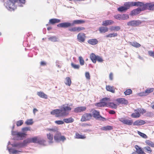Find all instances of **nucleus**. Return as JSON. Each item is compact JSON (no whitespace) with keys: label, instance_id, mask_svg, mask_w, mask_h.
<instances>
[{"label":"nucleus","instance_id":"e433bc0d","mask_svg":"<svg viewBox=\"0 0 154 154\" xmlns=\"http://www.w3.org/2000/svg\"><path fill=\"white\" fill-rule=\"evenodd\" d=\"M106 103L104 102H102L100 101L99 103H96L95 104L96 106L98 107H104L105 106Z\"/></svg>","mask_w":154,"mask_h":154},{"label":"nucleus","instance_id":"5701e85b","mask_svg":"<svg viewBox=\"0 0 154 154\" xmlns=\"http://www.w3.org/2000/svg\"><path fill=\"white\" fill-rule=\"evenodd\" d=\"M97 57V56L94 53H92L90 55V58L94 63H96Z\"/></svg>","mask_w":154,"mask_h":154},{"label":"nucleus","instance_id":"a878e982","mask_svg":"<svg viewBox=\"0 0 154 154\" xmlns=\"http://www.w3.org/2000/svg\"><path fill=\"white\" fill-rule=\"evenodd\" d=\"M106 89L107 91L112 93H114L115 92V89L113 87H111L109 85L106 86Z\"/></svg>","mask_w":154,"mask_h":154},{"label":"nucleus","instance_id":"6e6d98bb","mask_svg":"<svg viewBox=\"0 0 154 154\" xmlns=\"http://www.w3.org/2000/svg\"><path fill=\"white\" fill-rule=\"evenodd\" d=\"M22 130V131L24 133L27 131H30V128H29L26 127L23 128Z\"/></svg>","mask_w":154,"mask_h":154},{"label":"nucleus","instance_id":"1a4fd4ad","mask_svg":"<svg viewBox=\"0 0 154 154\" xmlns=\"http://www.w3.org/2000/svg\"><path fill=\"white\" fill-rule=\"evenodd\" d=\"M84 29H85L84 27L81 26L74 27L69 29V30L70 31L76 32H79Z\"/></svg>","mask_w":154,"mask_h":154},{"label":"nucleus","instance_id":"9b49d317","mask_svg":"<svg viewBox=\"0 0 154 154\" xmlns=\"http://www.w3.org/2000/svg\"><path fill=\"white\" fill-rule=\"evenodd\" d=\"M118 103V104H127L128 103V101L127 100L123 98H119L115 100Z\"/></svg>","mask_w":154,"mask_h":154},{"label":"nucleus","instance_id":"f8f14e48","mask_svg":"<svg viewBox=\"0 0 154 154\" xmlns=\"http://www.w3.org/2000/svg\"><path fill=\"white\" fill-rule=\"evenodd\" d=\"M86 109L85 106H80L75 108L74 110V112L76 113L80 112L85 111Z\"/></svg>","mask_w":154,"mask_h":154},{"label":"nucleus","instance_id":"ea45409f","mask_svg":"<svg viewBox=\"0 0 154 154\" xmlns=\"http://www.w3.org/2000/svg\"><path fill=\"white\" fill-rule=\"evenodd\" d=\"M57 26L60 27H67V23H60L58 24Z\"/></svg>","mask_w":154,"mask_h":154},{"label":"nucleus","instance_id":"72a5a7b5","mask_svg":"<svg viewBox=\"0 0 154 154\" xmlns=\"http://www.w3.org/2000/svg\"><path fill=\"white\" fill-rule=\"evenodd\" d=\"M47 136L48 139L50 140V142L51 143H53V135L49 133L47 134Z\"/></svg>","mask_w":154,"mask_h":154},{"label":"nucleus","instance_id":"bf43d9fd","mask_svg":"<svg viewBox=\"0 0 154 154\" xmlns=\"http://www.w3.org/2000/svg\"><path fill=\"white\" fill-rule=\"evenodd\" d=\"M148 54L154 58V52L152 51H149L148 52Z\"/></svg>","mask_w":154,"mask_h":154},{"label":"nucleus","instance_id":"a211bd4d","mask_svg":"<svg viewBox=\"0 0 154 154\" xmlns=\"http://www.w3.org/2000/svg\"><path fill=\"white\" fill-rule=\"evenodd\" d=\"M88 42L91 45H94L97 44L98 41L96 38L91 39L88 40Z\"/></svg>","mask_w":154,"mask_h":154},{"label":"nucleus","instance_id":"3c124183","mask_svg":"<svg viewBox=\"0 0 154 154\" xmlns=\"http://www.w3.org/2000/svg\"><path fill=\"white\" fill-rule=\"evenodd\" d=\"M114 17L118 20H121V14H118L117 15H115L114 16Z\"/></svg>","mask_w":154,"mask_h":154},{"label":"nucleus","instance_id":"c9c22d12","mask_svg":"<svg viewBox=\"0 0 154 154\" xmlns=\"http://www.w3.org/2000/svg\"><path fill=\"white\" fill-rule=\"evenodd\" d=\"M49 40L53 42H55L58 41V38L55 36H53L50 37L48 38Z\"/></svg>","mask_w":154,"mask_h":154},{"label":"nucleus","instance_id":"a19ab883","mask_svg":"<svg viewBox=\"0 0 154 154\" xmlns=\"http://www.w3.org/2000/svg\"><path fill=\"white\" fill-rule=\"evenodd\" d=\"M154 90V88H149L146 89L145 92L147 95H148L150 93H151Z\"/></svg>","mask_w":154,"mask_h":154},{"label":"nucleus","instance_id":"393cba45","mask_svg":"<svg viewBox=\"0 0 154 154\" xmlns=\"http://www.w3.org/2000/svg\"><path fill=\"white\" fill-rule=\"evenodd\" d=\"M60 22V20L57 19H51L50 20L49 23L52 24L58 23Z\"/></svg>","mask_w":154,"mask_h":154},{"label":"nucleus","instance_id":"9d476101","mask_svg":"<svg viewBox=\"0 0 154 154\" xmlns=\"http://www.w3.org/2000/svg\"><path fill=\"white\" fill-rule=\"evenodd\" d=\"M31 143H38L39 144H42L45 141L44 140H39L37 137L31 138Z\"/></svg>","mask_w":154,"mask_h":154},{"label":"nucleus","instance_id":"39448f33","mask_svg":"<svg viewBox=\"0 0 154 154\" xmlns=\"http://www.w3.org/2000/svg\"><path fill=\"white\" fill-rule=\"evenodd\" d=\"M148 3L145 4H144L142 2H138L137 7H139L140 8L141 11H143L147 9L148 8Z\"/></svg>","mask_w":154,"mask_h":154},{"label":"nucleus","instance_id":"49530a36","mask_svg":"<svg viewBox=\"0 0 154 154\" xmlns=\"http://www.w3.org/2000/svg\"><path fill=\"white\" fill-rule=\"evenodd\" d=\"M132 93V91L131 89H127L124 92V94L125 95H129Z\"/></svg>","mask_w":154,"mask_h":154},{"label":"nucleus","instance_id":"58836bf2","mask_svg":"<svg viewBox=\"0 0 154 154\" xmlns=\"http://www.w3.org/2000/svg\"><path fill=\"white\" fill-rule=\"evenodd\" d=\"M148 8L147 9L149 10H154V4L148 3Z\"/></svg>","mask_w":154,"mask_h":154},{"label":"nucleus","instance_id":"bb28decb","mask_svg":"<svg viewBox=\"0 0 154 154\" xmlns=\"http://www.w3.org/2000/svg\"><path fill=\"white\" fill-rule=\"evenodd\" d=\"M129 44L130 45L136 48H139L141 46L140 44L136 42H130Z\"/></svg>","mask_w":154,"mask_h":154},{"label":"nucleus","instance_id":"ddd939ff","mask_svg":"<svg viewBox=\"0 0 154 154\" xmlns=\"http://www.w3.org/2000/svg\"><path fill=\"white\" fill-rule=\"evenodd\" d=\"M139 111H140L139 109H135L134 110L135 112L132 114L131 116L134 118L139 117L140 116V115Z\"/></svg>","mask_w":154,"mask_h":154},{"label":"nucleus","instance_id":"f257e3e1","mask_svg":"<svg viewBox=\"0 0 154 154\" xmlns=\"http://www.w3.org/2000/svg\"><path fill=\"white\" fill-rule=\"evenodd\" d=\"M67 110V106L63 107L60 109H56L52 111L51 114L52 115H55L56 117H60L66 115Z\"/></svg>","mask_w":154,"mask_h":154},{"label":"nucleus","instance_id":"c85d7f7f","mask_svg":"<svg viewBox=\"0 0 154 154\" xmlns=\"http://www.w3.org/2000/svg\"><path fill=\"white\" fill-rule=\"evenodd\" d=\"M129 8L125 6H121L118 8V11L121 12H123L125 11Z\"/></svg>","mask_w":154,"mask_h":154},{"label":"nucleus","instance_id":"a18cd8bd","mask_svg":"<svg viewBox=\"0 0 154 154\" xmlns=\"http://www.w3.org/2000/svg\"><path fill=\"white\" fill-rule=\"evenodd\" d=\"M79 59L80 64L82 66L84 64L85 62L82 57L80 56L79 57Z\"/></svg>","mask_w":154,"mask_h":154},{"label":"nucleus","instance_id":"0eeeda50","mask_svg":"<svg viewBox=\"0 0 154 154\" xmlns=\"http://www.w3.org/2000/svg\"><path fill=\"white\" fill-rule=\"evenodd\" d=\"M141 23V22L139 20H131L127 23V25L128 26H136Z\"/></svg>","mask_w":154,"mask_h":154},{"label":"nucleus","instance_id":"4c0bfd02","mask_svg":"<svg viewBox=\"0 0 154 154\" xmlns=\"http://www.w3.org/2000/svg\"><path fill=\"white\" fill-rule=\"evenodd\" d=\"M76 138L78 139H85L86 138V137L84 135H83L79 134L78 133H76L75 134Z\"/></svg>","mask_w":154,"mask_h":154},{"label":"nucleus","instance_id":"f3484780","mask_svg":"<svg viewBox=\"0 0 154 154\" xmlns=\"http://www.w3.org/2000/svg\"><path fill=\"white\" fill-rule=\"evenodd\" d=\"M141 11L140 8H138L136 9L133 10L131 12L130 14L131 15H134L139 14Z\"/></svg>","mask_w":154,"mask_h":154},{"label":"nucleus","instance_id":"69168bd1","mask_svg":"<svg viewBox=\"0 0 154 154\" xmlns=\"http://www.w3.org/2000/svg\"><path fill=\"white\" fill-rule=\"evenodd\" d=\"M85 77H90V74L89 72H86L85 74Z\"/></svg>","mask_w":154,"mask_h":154},{"label":"nucleus","instance_id":"f704fd0d","mask_svg":"<svg viewBox=\"0 0 154 154\" xmlns=\"http://www.w3.org/2000/svg\"><path fill=\"white\" fill-rule=\"evenodd\" d=\"M143 149L146 152L151 153L152 152V150L151 148L149 146H146L144 147Z\"/></svg>","mask_w":154,"mask_h":154},{"label":"nucleus","instance_id":"4d7b16f0","mask_svg":"<svg viewBox=\"0 0 154 154\" xmlns=\"http://www.w3.org/2000/svg\"><path fill=\"white\" fill-rule=\"evenodd\" d=\"M55 123L57 125H62L64 124V122L61 120L56 121Z\"/></svg>","mask_w":154,"mask_h":154},{"label":"nucleus","instance_id":"b1692460","mask_svg":"<svg viewBox=\"0 0 154 154\" xmlns=\"http://www.w3.org/2000/svg\"><path fill=\"white\" fill-rule=\"evenodd\" d=\"M113 127L110 125H106L100 128V129L103 131H109L112 130Z\"/></svg>","mask_w":154,"mask_h":154},{"label":"nucleus","instance_id":"c756f323","mask_svg":"<svg viewBox=\"0 0 154 154\" xmlns=\"http://www.w3.org/2000/svg\"><path fill=\"white\" fill-rule=\"evenodd\" d=\"M85 23V21L82 20H75L73 21L72 25L75 24H80Z\"/></svg>","mask_w":154,"mask_h":154},{"label":"nucleus","instance_id":"680f3d73","mask_svg":"<svg viewBox=\"0 0 154 154\" xmlns=\"http://www.w3.org/2000/svg\"><path fill=\"white\" fill-rule=\"evenodd\" d=\"M74 121V119L72 118H68V123H71L73 122Z\"/></svg>","mask_w":154,"mask_h":154},{"label":"nucleus","instance_id":"864d4df0","mask_svg":"<svg viewBox=\"0 0 154 154\" xmlns=\"http://www.w3.org/2000/svg\"><path fill=\"white\" fill-rule=\"evenodd\" d=\"M46 130L48 131H52L54 132H57L58 129L57 128H47Z\"/></svg>","mask_w":154,"mask_h":154},{"label":"nucleus","instance_id":"774afa93","mask_svg":"<svg viewBox=\"0 0 154 154\" xmlns=\"http://www.w3.org/2000/svg\"><path fill=\"white\" fill-rule=\"evenodd\" d=\"M109 114H114L115 113V112L113 110H111L109 111Z\"/></svg>","mask_w":154,"mask_h":154},{"label":"nucleus","instance_id":"7c9ffc66","mask_svg":"<svg viewBox=\"0 0 154 154\" xmlns=\"http://www.w3.org/2000/svg\"><path fill=\"white\" fill-rule=\"evenodd\" d=\"M100 101L102 102H104L106 104L105 106H107V104L108 103V102H107L110 101V99L109 98L105 97L100 100Z\"/></svg>","mask_w":154,"mask_h":154},{"label":"nucleus","instance_id":"e2e57ef3","mask_svg":"<svg viewBox=\"0 0 154 154\" xmlns=\"http://www.w3.org/2000/svg\"><path fill=\"white\" fill-rule=\"evenodd\" d=\"M71 83V81L70 78H68V86H69Z\"/></svg>","mask_w":154,"mask_h":154},{"label":"nucleus","instance_id":"338daca9","mask_svg":"<svg viewBox=\"0 0 154 154\" xmlns=\"http://www.w3.org/2000/svg\"><path fill=\"white\" fill-rule=\"evenodd\" d=\"M40 64L41 66H45L46 65V63L44 61H42L41 62Z\"/></svg>","mask_w":154,"mask_h":154},{"label":"nucleus","instance_id":"0e129e2a","mask_svg":"<svg viewBox=\"0 0 154 154\" xmlns=\"http://www.w3.org/2000/svg\"><path fill=\"white\" fill-rule=\"evenodd\" d=\"M139 111H139L140 112V113L142 112V114H143V113H144L146 112V110L143 109H142V110H141L140 109H139Z\"/></svg>","mask_w":154,"mask_h":154},{"label":"nucleus","instance_id":"de8ad7c7","mask_svg":"<svg viewBox=\"0 0 154 154\" xmlns=\"http://www.w3.org/2000/svg\"><path fill=\"white\" fill-rule=\"evenodd\" d=\"M121 20H125L127 19L128 18V15L126 14H123L121 15Z\"/></svg>","mask_w":154,"mask_h":154},{"label":"nucleus","instance_id":"2eb2a0df","mask_svg":"<svg viewBox=\"0 0 154 154\" xmlns=\"http://www.w3.org/2000/svg\"><path fill=\"white\" fill-rule=\"evenodd\" d=\"M146 123V122L141 120H137L135 121L133 123L134 125H143Z\"/></svg>","mask_w":154,"mask_h":154},{"label":"nucleus","instance_id":"412c9836","mask_svg":"<svg viewBox=\"0 0 154 154\" xmlns=\"http://www.w3.org/2000/svg\"><path fill=\"white\" fill-rule=\"evenodd\" d=\"M37 94L40 97L47 99L48 98L47 95L44 92L42 91L38 92Z\"/></svg>","mask_w":154,"mask_h":154},{"label":"nucleus","instance_id":"c03bdc74","mask_svg":"<svg viewBox=\"0 0 154 154\" xmlns=\"http://www.w3.org/2000/svg\"><path fill=\"white\" fill-rule=\"evenodd\" d=\"M145 143L148 146L154 147V143L153 142L149 140H147L145 141Z\"/></svg>","mask_w":154,"mask_h":154},{"label":"nucleus","instance_id":"473e14b6","mask_svg":"<svg viewBox=\"0 0 154 154\" xmlns=\"http://www.w3.org/2000/svg\"><path fill=\"white\" fill-rule=\"evenodd\" d=\"M118 35V34L117 33L113 32L112 33H110L107 35L104 36L106 38H111L112 37H115L117 36Z\"/></svg>","mask_w":154,"mask_h":154},{"label":"nucleus","instance_id":"7ed1b4c3","mask_svg":"<svg viewBox=\"0 0 154 154\" xmlns=\"http://www.w3.org/2000/svg\"><path fill=\"white\" fill-rule=\"evenodd\" d=\"M54 138L55 140L57 141H63L66 140L65 137L63 136H62L61 133L58 132H57L54 135Z\"/></svg>","mask_w":154,"mask_h":154},{"label":"nucleus","instance_id":"79ce46f5","mask_svg":"<svg viewBox=\"0 0 154 154\" xmlns=\"http://www.w3.org/2000/svg\"><path fill=\"white\" fill-rule=\"evenodd\" d=\"M33 123V120L32 119H27L25 122V123L27 125H32Z\"/></svg>","mask_w":154,"mask_h":154},{"label":"nucleus","instance_id":"8fccbe9b","mask_svg":"<svg viewBox=\"0 0 154 154\" xmlns=\"http://www.w3.org/2000/svg\"><path fill=\"white\" fill-rule=\"evenodd\" d=\"M97 60L99 62L102 63L103 62V60L102 58L99 56H97L96 61Z\"/></svg>","mask_w":154,"mask_h":154},{"label":"nucleus","instance_id":"cd10ccee","mask_svg":"<svg viewBox=\"0 0 154 154\" xmlns=\"http://www.w3.org/2000/svg\"><path fill=\"white\" fill-rule=\"evenodd\" d=\"M99 30L101 33H105L108 31V28L106 27H101L99 28Z\"/></svg>","mask_w":154,"mask_h":154},{"label":"nucleus","instance_id":"052dcab7","mask_svg":"<svg viewBox=\"0 0 154 154\" xmlns=\"http://www.w3.org/2000/svg\"><path fill=\"white\" fill-rule=\"evenodd\" d=\"M130 3V2H126L124 3V5L125 7L129 8L131 7Z\"/></svg>","mask_w":154,"mask_h":154},{"label":"nucleus","instance_id":"37998d69","mask_svg":"<svg viewBox=\"0 0 154 154\" xmlns=\"http://www.w3.org/2000/svg\"><path fill=\"white\" fill-rule=\"evenodd\" d=\"M71 66L72 67L76 69H79L80 67L79 65L75 64L73 63H71Z\"/></svg>","mask_w":154,"mask_h":154},{"label":"nucleus","instance_id":"dca6fc26","mask_svg":"<svg viewBox=\"0 0 154 154\" xmlns=\"http://www.w3.org/2000/svg\"><path fill=\"white\" fill-rule=\"evenodd\" d=\"M30 143H31V138H28L24 140L23 142L20 143V145L22 146H24Z\"/></svg>","mask_w":154,"mask_h":154},{"label":"nucleus","instance_id":"f03ea898","mask_svg":"<svg viewBox=\"0 0 154 154\" xmlns=\"http://www.w3.org/2000/svg\"><path fill=\"white\" fill-rule=\"evenodd\" d=\"M14 135L16 136L17 137L19 140H22L24 138L26 137L27 134L21 132H14L12 133Z\"/></svg>","mask_w":154,"mask_h":154},{"label":"nucleus","instance_id":"13d9d810","mask_svg":"<svg viewBox=\"0 0 154 154\" xmlns=\"http://www.w3.org/2000/svg\"><path fill=\"white\" fill-rule=\"evenodd\" d=\"M138 94L140 96H143L147 95L145 91L139 93Z\"/></svg>","mask_w":154,"mask_h":154},{"label":"nucleus","instance_id":"603ef678","mask_svg":"<svg viewBox=\"0 0 154 154\" xmlns=\"http://www.w3.org/2000/svg\"><path fill=\"white\" fill-rule=\"evenodd\" d=\"M23 123V120H20L17 122L16 123V125L17 126H19L21 125Z\"/></svg>","mask_w":154,"mask_h":154},{"label":"nucleus","instance_id":"09e8293b","mask_svg":"<svg viewBox=\"0 0 154 154\" xmlns=\"http://www.w3.org/2000/svg\"><path fill=\"white\" fill-rule=\"evenodd\" d=\"M138 134L141 137L143 138H147V136L144 134L142 133L139 131H138Z\"/></svg>","mask_w":154,"mask_h":154},{"label":"nucleus","instance_id":"20e7f679","mask_svg":"<svg viewBox=\"0 0 154 154\" xmlns=\"http://www.w3.org/2000/svg\"><path fill=\"white\" fill-rule=\"evenodd\" d=\"M119 120L124 124L129 125H131L133 122L132 120L128 119L125 118H120L119 119Z\"/></svg>","mask_w":154,"mask_h":154},{"label":"nucleus","instance_id":"5fc2aeb1","mask_svg":"<svg viewBox=\"0 0 154 154\" xmlns=\"http://www.w3.org/2000/svg\"><path fill=\"white\" fill-rule=\"evenodd\" d=\"M138 2H130V6H137Z\"/></svg>","mask_w":154,"mask_h":154},{"label":"nucleus","instance_id":"4be33fe9","mask_svg":"<svg viewBox=\"0 0 154 154\" xmlns=\"http://www.w3.org/2000/svg\"><path fill=\"white\" fill-rule=\"evenodd\" d=\"M109 29L111 31H118L121 29V28L119 26H112L109 28Z\"/></svg>","mask_w":154,"mask_h":154},{"label":"nucleus","instance_id":"6ab92c4d","mask_svg":"<svg viewBox=\"0 0 154 154\" xmlns=\"http://www.w3.org/2000/svg\"><path fill=\"white\" fill-rule=\"evenodd\" d=\"M114 23V22L110 20H106L103 21L102 25L104 26H107L112 24Z\"/></svg>","mask_w":154,"mask_h":154},{"label":"nucleus","instance_id":"aec40b11","mask_svg":"<svg viewBox=\"0 0 154 154\" xmlns=\"http://www.w3.org/2000/svg\"><path fill=\"white\" fill-rule=\"evenodd\" d=\"M93 117L96 119H98L101 116L100 115L99 112L95 110L92 111V115Z\"/></svg>","mask_w":154,"mask_h":154},{"label":"nucleus","instance_id":"4468645a","mask_svg":"<svg viewBox=\"0 0 154 154\" xmlns=\"http://www.w3.org/2000/svg\"><path fill=\"white\" fill-rule=\"evenodd\" d=\"M136 152L139 154H146L143 150L139 146L136 145L135 146Z\"/></svg>","mask_w":154,"mask_h":154},{"label":"nucleus","instance_id":"2f4dec72","mask_svg":"<svg viewBox=\"0 0 154 154\" xmlns=\"http://www.w3.org/2000/svg\"><path fill=\"white\" fill-rule=\"evenodd\" d=\"M106 106L111 107L114 109H116L117 107V105L114 104L113 103L108 102L107 106Z\"/></svg>","mask_w":154,"mask_h":154},{"label":"nucleus","instance_id":"6e6552de","mask_svg":"<svg viewBox=\"0 0 154 154\" xmlns=\"http://www.w3.org/2000/svg\"><path fill=\"white\" fill-rule=\"evenodd\" d=\"M92 116V115L90 113H85L82 116L81 121L82 122H84L89 120L91 118Z\"/></svg>","mask_w":154,"mask_h":154},{"label":"nucleus","instance_id":"423d86ee","mask_svg":"<svg viewBox=\"0 0 154 154\" xmlns=\"http://www.w3.org/2000/svg\"><path fill=\"white\" fill-rule=\"evenodd\" d=\"M86 38L85 34L83 33H79L77 36L78 41L80 42H84L85 41Z\"/></svg>","mask_w":154,"mask_h":154}]
</instances>
